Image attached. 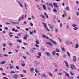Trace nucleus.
Returning a JSON list of instances; mask_svg holds the SVG:
<instances>
[{
	"label": "nucleus",
	"instance_id": "obj_1",
	"mask_svg": "<svg viewBox=\"0 0 79 79\" xmlns=\"http://www.w3.org/2000/svg\"><path fill=\"white\" fill-rule=\"evenodd\" d=\"M21 19H22V20H23V19H24V16L22 15V17H20L19 18V19L18 20V22H21Z\"/></svg>",
	"mask_w": 79,
	"mask_h": 79
},
{
	"label": "nucleus",
	"instance_id": "obj_2",
	"mask_svg": "<svg viewBox=\"0 0 79 79\" xmlns=\"http://www.w3.org/2000/svg\"><path fill=\"white\" fill-rule=\"evenodd\" d=\"M45 54L48 56H50V53L48 52H45Z\"/></svg>",
	"mask_w": 79,
	"mask_h": 79
},
{
	"label": "nucleus",
	"instance_id": "obj_3",
	"mask_svg": "<svg viewBox=\"0 0 79 79\" xmlns=\"http://www.w3.org/2000/svg\"><path fill=\"white\" fill-rule=\"evenodd\" d=\"M18 77V75L16 74H14V75L12 76V77L14 79H17Z\"/></svg>",
	"mask_w": 79,
	"mask_h": 79
},
{
	"label": "nucleus",
	"instance_id": "obj_4",
	"mask_svg": "<svg viewBox=\"0 0 79 79\" xmlns=\"http://www.w3.org/2000/svg\"><path fill=\"white\" fill-rule=\"evenodd\" d=\"M36 6L38 8V10H39V11H41V9L40 8V6H39V5L38 4H36Z\"/></svg>",
	"mask_w": 79,
	"mask_h": 79
},
{
	"label": "nucleus",
	"instance_id": "obj_5",
	"mask_svg": "<svg viewBox=\"0 0 79 79\" xmlns=\"http://www.w3.org/2000/svg\"><path fill=\"white\" fill-rule=\"evenodd\" d=\"M71 67L72 69H76V68L75 67V66L74 65L72 64V65H71Z\"/></svg>",
	"mask_w": 79,
	"mask_h": 79
},
{
	"label": "nucleus",
	"instance_id": "obj_6",
	"mask_svg": "<svg viewBox=\"0 0 79 79\" xmlns=\"http://www.w3.org/2000/svg\"><path fill=\"white\" fill-rule=\"evenodd\" d=\"M42 23L43 24V25H44L45 28V29H47V25L45 23H44L43 22H42Z\"/></svg>",
	"mask_w": 79,
	"mask_h": 79
},
{
	"label": "nucleus",
	"instance_id": "obj_7",
	"mask_svg": "<svg viewBox=\"0 0 79 79\" xmlns=\"http://www.w3.org/2000/svg\"><path fill=\"white\" fill-rule=\"evenodd\" d=\"M53 5L54 6H55V7H56V8H58V7H59V6H57V3H53Z\"/></svg>",
	"mask_w": 79,
	"mask_h": 79
},
{
	"label": "nucleus",
	"instance_id": "obj_8",
	"mask_svg": "<svg viewBox=\"0 0 79 79\" xmlns=\"http://www.w3.org/2000/svg\"><path fill=\"white\" fill-rule=\"evenodd\" d=\"M42 77H45V78H47V75L43 74H42Z\"/></svg>",
	"mask_w": 79,
	"mask_h": 79
},
{
	"label": "nucleus",
	"instance_id": "obj_9",
	"mask_svg": "<svg viewBox=\"0 0 79 79\" xmlns=\"http://www.w3.org/2000/svg\"><path fill=\"white\" fill-rule=\"evenodd\" d=\"M10 23L12 24H18V22H11Z\"/></svg>",
	"mask_w": 79,
	"mask_h": 79
},
{
	"label": "nucleus",
	"instance_id": "obj_10",
	"mask_svg": "<svg viewBox=\"0 0 79 79\" xmlns=\"http://www.w3.org/2000/svg\"><path fill=\"white\" fill-rule=\"evenodd\" d=\"M73 61L74 62H76V56H74L73 57Z\"/></svg>",
	"mask_w": 79,
	"mask_h": 79
},
{
	"label": "nucleus",
	"instance_id": "obj_11",
	"mask_svg": "<svg viewBox=\"0 0 79 79\" xmlns=\"http://www.w3.org/2000/svg\"><path fill=\"white\" fill-rule=\"evenodd\" d=\"M27 35H25V36L24 37L23 39H24V40H26L27 39Z\"/></svg>",
	"mask_w": 79,
	"mask_h": 79
},
{
	"label": "nucleus",
	"instance_id": "obj_12",
	"mask_svg": "<svg viewBox=\"0 0 79 79\" xmlns=\"http://www.w3.org/2000/svg\"><path fill=\"white\" fill-rule=\"evenodd\" d=\"M44 15H45L46 16V18H48V15H47V13L44 12Z\"/></svg>",
	"mask_w": 79,
	"mask_h": 79
},
{
	"label": "nucleus",
	"instance_id": "obj_13",
	"mask_svg": "<svg viewBox=\"0 0 79 79\" xmlns=\"http://www.w3.org/2000/svg\"><path fill=\"white\" fill-rule=\"evenodd\" d=\"M46 44H48V45H50V46H52V43H51L50 42H46Z\"/></svg>",
	"mask_w": 79,
	"mask_h": 79
},
{
	"label": "nucleus",
	"instance_id": "obj_14",
	"mask_svg": "<svg viewBox=\"0 0 79 79\" xmlns=\"http://www.w3.org/2000/svg\"><path fill=\"white\" fill-rule=\"evenodd\" d=\"M66 44L68 45H69V42L68 41H66Z\"/></svg>",
	"mask_w": 79,
	"mask_h": 79
},
{
	"label": "nucleus",
	"instance_id": "obj_15",
	"mask_svg": "<svg viewBox=\"0 0 79 79\" xmlns=\"http://www.w3.org/2000/svg\"><path fill=\"white\" fill-rule=\"evenodd\" d=\"M49 26L50 27L51 29H53V26L52 25H51L50 24H48Z\"/></svg>",
	"mask_w": 79,
	"mask_h": 79
},
{
	"label": "nucleus",
	"instance_id": "obj_16",
	"mask_svg": "<svg viewBox=\"0 0 79 79\" xmlns=\"http://www.w3.org/2000/svg\"><path fill=\"white\" fill-rule=\"evenodd\" d=\"M43 8L44 10H47V9H46V7H45V5H43Z\"/></svg>",
	"mask_w": 79,
	"mask_h": 79
},
{
	"label": "nucleus",
	"instance_id": "obj_17",
	"mask_svg": "<svg viewBox=\"0 0 79 79\" xmlns=\"http://www.w3.org/2000/svg\"><path fill=\"white\" fill-rule=\"evenodd\" d=\"M36 44H39L40 43L39 42V40H36Z\"/></svg>",
	"mask_w": 79,
	"mask_h": 79
},
{
	"label": "nucleus",
	"instance_id": "obj_18",
	"mask_svg": "<svg viewBox=\"0 0 79 79\" xmlns=\"http://www.w3.org/2000/svg\"><path fill=\"white\" fill-rule=\"evenodd\" d=\"M52 42L54 44H55V45H57V43H56L55 41H53Z\"/></svg>",
	"mask_w": 79,
	"mask_h": 79
},
{
	"label": "nucleus",
	"instance_id": "obj_19",
	"mask_svg": "<svg viewBox=\"0 0 79 79\" xmlns=\"http://www.w3.org/2000/svg\"><path fill=\"white\" fill-rule=\"evenodd\" d=\"M0 63L1 64H5V61H3L2 62H0Z\"/></svg>",
	"mask_w": 79,
	"mask_h": 79
},
{
	"label": "nucleus",
	"instance_id": "obj_20",
	"mask_svg": "<svg viewBox=\"0 0 79 79\" xmlns=\"http://www.w3.org/2000/svg\"><path fill=\"white\" fill-rule=\"evenodd\" d=\"M79 47V44H76V46H75V48H77Z\"/></svg>",
	"mask_w": 79,
	"mask_h": 79
},
{
	"label": "nucleus",
	"instance_id": "obj_21",
	"mask_svg": "<svg viewBox=\"0 0 79 79\" xmlns=\"http://www.w3.org/2000/svg\"><path fill=\"white\" fill-rule=\"evenodd\" d=\"M65 75L66 76H68V77H69V74H68V73H66Z\"/></svg>",
	"mask_w": 79,
	"mask_h": 79
},
{
	"label": "nucleus",
	"instance_id": "obj_22",
	"mask_svg": "<svg viewBox=\"0 0 79 79\" xmlns=\"http://www.w3.org/2000/svg\"><path fill=\"white\" fill-rule=\"evenodd\" d=\"M63 13L64 14L65 16H66V11L65 10H64Z\"/></svg>",
	"mask_w": 79,
	"mask_h": 79
},
{
	"label": "nucleus",
	"instance_id": "obj_23",
	"mask_svg": "<svg viewBox=\"0 0 79 79\" xmlns=\"http://www.w3.org/2000/svg\"><path fill=\"white\" fill-rule=\"evenodd\" d=\"M42 37H43V38H46V36L45 35H42Z\"/></svg>",
	"mask_w": 79,
	"mask_h": 79
},
{
	"label": "nucleus",
	"instance_id": "obj_24",
	"mask_svg": "<svg viewBox=\"0 0 79 79\" xmlns=\"http://www.w3.org/2000/svg\"><path fill=\"white\" fill-rule=\"evenodd\" d=\"M67 53V55L68 56H69V57H70V56H71V55H70V53H69L68 52Z\"/></svg>",
	"mask_w": 79,
	"mask_h": 79
},
{
	"label": "nucleus",
	"instance_id": "obj_25",
	"mask_svg": "<svg viewBox=\"0 0 79 79\" xmlns=\"http://www.w3.org/2000/svg\"><path fill=\"white\" fill-rule=\"evenodd\" d=\"M17 41V42H19V43H21V42H22V41H21V40H18Z\"/></svg>",
	"mask_w": 79,
	"mask_h": 79
},
{
	"label": "nucleus",
	"instance_id": "obj_26",
	"mask_svg": "<svg viewBox=\"0 0 79 79\" xmlns=\"http://www.w3.org/2000/svg\"><path fill=\"white\" fill-rule=\"evenodd\" d=\"M38 56H42V54L40 52H38Z\"/></svg>",
	"mask_w": 79,
	"mask_h": 79
},
{
	"label": "nucleus",
	"instance_id": "obj_27",
	"mask_svg": "<svg viewBox=\"0 0 79 79\" xmlns=\"http://www.w3.org/2000/svg\"><path fill=\"white\" fill-rule=\"evenodd\" d=\"M48 74L49 75V76H53V75L52 74V73H51L49 72L48 73Z\"/></svg>",
	"mask_w": 79,
	"mask_h": 79
},
{
	"label": "nucleus",
	"instance_id": "obj_28",
	"mask_svg": "<svg viewBox=\"0 0 79 79\" xmlns=\"http://www.w3.org/2000/svg\"><path fill=\"white\" fill-rule=\"evenodd\" d=\"M21 65L22 66H25V64H24V63H21Z\"/></svg>",
	"mask_w": 79,
	"mask_h": 79
},
{
	"label": "nucleus",
	"instance_id": "obj_29",
	"mask_svg": "<svg viewBox=\"0 0 79 79\" xmlns=\"http://www.w3.org/2000/svg\"><path fill=\"white\" fill-rule=\"evenodd\" d=\"M31 19H35V17L34 16H32L31 17Z\"/></svg>",
	"mask_w": 79,
	"mask_h": 79
},
{
	"label": "nucleus",
	"instance_id": "obj_30",
	"mask_svg": "<svg viewBox=\"0 0 79 79\" xmlns=\"http://www.w3.org/2000/svg\"><path fill=\"white\" fill-rule=\"evenodd\" d=\"M73 29L74 30H78V28L77 27H74L73 28Z\"/></svg>",
	"mask_w": 79,
	"mask_h": 79
},
{
	"label": "nucleus",
	"instance_id": "obj_31",
	"mask_svg": "<svg viewBox=\"0 0 79 79\" xmlns=\"http://www.w3.org/2000/svg\"><path fill=\"white\" fill-rule=\"evenodd\" d=\"M3 56H6V57H8V55L7 54H4Z\"/></svg>",
	"mask_w": 79,
	"mask_h": 79
},
{
	"label": "nucleus",
	"instance_id": "obj_32",
	"mask_svg": "<svg viewBox=\"0 0 79 79\" xmlns=\"http://www.w3.org/2000/svg\"><path fill=\"white\" fill-rule=\"evenodd\" d=\"M25 5V7L26 9H27V5L25 3H24Z\"/></svg>",
	"mask_w": 79,
	"mask_h": 79
},
{
	"label": "nucleus",
	"instance_id": "obj_33",
	"mask_svg": "<svg viewBox=\"0 0 79 79\" xmlns=\"http://www.w3.org/2000/svg\"><path fill=\"white\" fill-rule=\"evenodd\" d=\"M41 16L42 17V18L45 19V17H44V15L43 14H41Z\"/></svg>",
	"mask_w": 79,
	"mask_h": 79
},
{
	"label": "nucleus",
	"instance_id": "obj_34",
	"mask_svg": "<svg viewBox=\"0 0 79 79\" xmlns=\"http://www.w3.org/2000/svg\"><path fill=\"white\" fill-rule=\"evenodd\" d=\"M26 54L27 55H30V54H29V53L27 52H26Z\"/></svg>",
	"mask_w": 79,
	"mask_h": 79
},
{
	"label": "nucleus",
	"instance_id": "obj_35",
	"mask_svg": "<svg viewBox=\"0 0 79 79\" xmlns=\"http://www.w3.org/2000/svg\"><path fill=\"white\" fill-rule=\"evenodd\" d=\"M9 45L10 46H12L13 45V44H12V43H9Z\"/></svg>",
	"mask_w": 79,
	"mask_h": 79
},
{
	"label": "nucleus",
	"instance_id": "obj_36",
	"mask_svg": "<svg viewBox=\"0 0 79 79\" xmlns=\"http://www.w3.org/2000/svg\"><path fill=\"white\" fill-rule=\"evenodd\" d=\"M72 26H73V27H76L77 25L76 24H73L72 25Z\"/></svg>",
	"mask_w": 79,
	"mask_h": 79
},
{
	"label": "nucleus",
	"instance_id": "obj_37",
	"mask_svg": "<svg viewBox=\"0 0 79 79\" xmlns=\"http://www.w3.org/2000/svg\"><path fill=\"white\" fill-rule=\"evenodd\" d=\"M10 34H12V33L10 32V34H9V35L10 37H13V35H10Z\"/></svg>",
	"mask_w": 79,
	"mask_h": 79
},
{
	"label": "nucleus",
	"instance_id": "obj_38",
	"mask_svg": "<svg viewBox=\"0 0 79 79\" xmlns=\"http://www.w3.org/2000/svg\"><path fill=\"white\" fill-rule=\"evenodd\" d=\"M56 50L57 52H60V50L58 49H56Z\"/></svg>",
	"mask_w": 79,
	"mask_h": 79
},
{
	"label": "nucleus",
	"instance_id": "obj_39",
	"mask_svg": "<svg viewBox=\"0 0 79 79\" xmlns=\"http://www.w3.org/2000/svg\"><path fill=\"white\" fill-rule=\"evenodd\" d=\"M55 51H53L52 52V55L53 56H55Z\"/></svg>",
	"mask_w": 79,
	"mask_h": 79
},
{
	"label": "nucleus",
	"instance_id": "obj_40",
	"mask_svg": "<svg viewBox=\"0 0 79 79\" xmlns=\"http://www.w3.org/2000/svg\"><path fill=\"white\" fill-rule=\"evenodd\" d=\"M30 71H34V68H31Z\"/></svg>",
	"mask_w": 79,
	"mask_h": 79
},
{
	"label": "nucleus",
	"instance_id": "obj_41",
	"mask_svg": "<svg viewBox=\"0 0 79 79\" xmlns=\"http://www.w3.org/2000/svg\"><path fill=\"white\" fill-rule=\"evenodd\" d=\"M70 74L71 76H73L74 75V73H73V72H70Z\"/></svg>",
	"mask_w": 79,
	"mask_h": 79
},
{
	"label": "nucleus",
	"instance_id": "obj_42",
	"mask_svg": "<svg viewBox=\"0 0 79 79\" xmlns=\"http://www.w3.org/2000/svg\"><path fill=\"white\" fill-rule=\"evenodd\" d=\"M66 10H67V11H68L69 10V7L68 6H67L66 8Z\"/></svg>",
	"mask_w": 79,
	"mask_h": 79
},
{
	"label": "nucleus",
	"instance_id": "obj_43",
	"mask_svg": "<svg viewBox=\"0 0 79 79\" xmlns=\"http://www.w3.org/2000/svg\"><path fill=\"white\" fill-rule=\"evenodd\" d=\"M61 49H62V51H65V49H64V48H62Z\"/></svg>",
	"mask_w": 79,
	"mask_h": 79
},
{
	"label": "nucleus",
	"instance_id": "obj_44",
	"mask_svg": "<svg viewBox=\"0 0 79 79\" xmlns=\"http://www.w3.org/2000/svg\"><path fill=\"white\" fill-rule=\"evenodd\" d=\"M49 5L51 6L52 7H53V5H52V4L51 3H49Z\"/></svg>",
	"mask_w": 79,
	"mask_h": 79
},
{
	"label": "nucleus",
	"instance_id": "obj_45",
	"mask_svg": "<svg viewBox=\"0 0 79 79\" xmlns=\"http://www.w3.org/2000/svg\"><path fill=\"white\" fill-rule=\"evenodd\" d=\"M53 11L54 12H55V13H56L57 12V10L56 9H53Z\"/></svg>",
	"mask_w": 79,
	"mask_h": 79
},
{
	"label": "nucleus",
	"instance_id": "obj_46",
	"mask_svg": "<svg viewBox=\"0 0 79 79\" xmlns=\"http://www.w3.org/2000/svg\"><path fill=\"white\" fill-rule=\"evenodd\" d=\"M35 71L36 73H39V71H37V69H35Z\"/></svg>",
	"mask_w": 79,
	"mask_h": 79
},
{
	"label": "nucleus",
	"instance_id": "obj_47",
	"mask_svg": "<svg viewBox=\"0 0 79 79\" xmlns=\"http://www.w3.org/2000/svg\"><path fill=\"white\" fill-rule=\"evenodd\" d=\"M23 58L24 59H26V56H23Z\"/></svg>",
	"mask_w": 79,
	"mask_h": 79
},
{
	"label": "nucleus",
	"instance_id": "obj_48",
	"mask_svg": "<svg viewBox=\"0 0 79 79\" xmlns=\"http://www.w3.org/2000/svg\"><path fill=\"white\" fill-rule=\"evenodd\" d=\"M63 58H66V54H64L63 56Z\"/></svg>",
	"mask_w": 79,
	"mask_h": 79
},
{
	"label": "nucleus",
	"instance_id": "obj_49",
	"mask_svg": "<svg viewBox=\"0 0 79 79\" xmlns=\"http://www.w3.org/2000/svg\"><path fill=\"white\" fill-rule=\"evenodd\" d=\"M58 74H59V75H62V74H63V73H58Z\"/></svg>",
	"mask_w": 79,
	"mask_h": 79
},
{
	"label": "nucleus",
	"instance_id": "obj_50",
	"mask_svg": "<svg viewBox=\"0 0 79 79\" xmlns=\"http://www.w3.org/2000/svg\"><path fill=\"white\" fill-rule=\"evenodd\" d=\"M64 62H65V64H68V62H67V61L65 60L64 61Z\"/></svg>",
	"mask_w": 79,
	"mask_h": 79
},
{
	"label": "nucleus",
	"instance_id": "obj_51",
	"mask_svg": "<svg viewBox=\"0 0 79 79\" xmlns=\"http://www.w3.org/2000/svg\"><path fill=\"white\" fill-rule=\"evenodd\" d=\"M15 72L14 71H12L11 72L10 74H14V73H15Z\"/></svg>",
	"mask_w": 79,
	"mask_h": 79
},
{
	"label": "nucleus",
	"instance_id": "obj_52",
	"mask_svg": "<svg viewBox=\"0 0 79 79\" xmlns=\"http://www.w3.org/2000/svg\"><path fill=\"white\" fill-rule=\"evenodd\" d=\"M18 35V36H21V33H19Z\"/></svg>",
	"mask_w": 79,
	"mask_h": 79
},
{
	"label": "nucleus",
	"instance_id": "obj_53",
	"mask_svg": "<svg viewBox=\"0 0 79 79\" xmlns=\"http://www.w3.org/2000/svg\"><path fill=\"white\" fill-rule=\"evenodd\" d=\"M3 57V56L2 54H0V58H2Z\"/></svg>",
	"mask_w": 79,
	"mask_h": 79
},
{
	"label": "nucleus",
	"instance_id": "obj_54",
	"mask_svg": "<svg viewBox=\"0 0 79 79\" xmlns=\"http://www.w3.org/2000/svg\"><path fill=\"white\" fill-rule=\"evenodd\" d=\"M19 50L18 49L16 48L15 49V52H19Z\"/></svg>",
	"mask_w": 79,
	"mask_h": 79
},
{
	"label": "nucleus",
	"instance_id": "obj_55",
	"mask_svg": "<svg viewBox=\"0 0 79 79\" xmlns=\"http://www.w3.org/2000/svg\"><path fill=\"white\" fill-rule=\"evenodd\" d=\"M8 54H11V53H13V52H11V51L9 52L8 53Z\"/></svg>",
	"mask_w": 79,
	"mask_h": 79
},
{
	"label": "nucleus",
	"instance_id": "obj_56",
	"mask_svg": "<svg viewBox=\"0 0 79 79\" xmlns=\"http://www.w3.org/2000/svg\"><path fill=\"white\" fill-rule=\"evenodd\" d=\"M17 48H18V49H19V48H19V46L18 45H17Z\"/></svg>",
	"mask_w": 79,
	"mask_h": 79
},
{
	"label": "nucleus",
	"instance_id": "obj_57",
	"mask_svg": "<svg viewBox=\"0 0 79 79\" xmlns=\"http://www.w3.org/2000/svg\"><path fill=\"white\" fill-rule=\"evenodd\" d=\"M58 39H59V41H60V42H61V39L60 38H59Z\"/></svg>",
	"mask_w": 79,
	"mask_h": 79
},
{
	"label": "nucleus",
	"instance_id": "obj_58",
	"mask_svg": "<svg viewBox=\"0 0 79 79\" xmlns=\"http://www.w3.org/2000/svg\"><path fill=\"white\" fill-rule=\"evenodd\" d=\"M58 31V30L57 29H55V32H57Z\"/></svg>",
	"mask_w": 79,
	"mask_h": 79
},
{
	"label": "nucleus",
	"instance_id": "obj_59",
	"mask_svg": "<svg viewBox=\"0 0 79 79\" xmlns=\"http://www.w3.org/2000/svg\"><path fill=\"white\" fill-rule=\"evenodd\" d=\"M66 67L67 68H69V66L68 65V64H66Z\"/></svg>",
	"mask_w": 79,
	"mask_h": 79
},
{
	"label": "nucleus",
	"instance_id": "obj_60",
	"mask_svg": "<svg viewBox=\"0 0 79 79\" xmlns=\"http://www.w3.org/2000/svg\"><path fill=\"white\" fill-rule=\"evenodd\" d=\"M16 28H17V29H20V27H18V26H17L16 27Z\"/></svg>",
	"mask_w": 79,
	"mask_h": 79
},
{
	"label": "nucleus",
	"instance_id": "obj_61",
	"mask_svg": "<svg viewBox=\"0 0 79 79\" xmlns=\"http://www.w3.org/2000/svg\"><path fill=\"white\" fill-rule=\"evenodd\" d=\"M30 24L31 25V26H33V24L32 23H30Z\"/></svg>",
	"mask_w": 79,
	"mask_h": 79
},
{
	"label": "nucleus",
	"instance_id": "obj_62",
	"mask_svg": "<svg viewBox=\"0 0 79 79\" xmlns=\"http://www.w3.org/2000/svg\"><path fill=\"white\" fill-rule=\"evenodd\" d=\"M58 70V69H55V72H57V71Z\"/></svg>",
	"mask_w": 79,
	"mask_h": 79
},
{
	"label": "nucleus",
	"instance_id": "obj_63",
	"mask_svg": "<svg viewBox=\"0 0 79 79\" xmlns=\"http://www.w3.org/2000/svg\"><path fill=\"white\" fill-rule=\"evenodd\" d=\"M15 32H18V30H16L15 31Z\"/></svg>",
	"mask_w": 79,
	"mask_h": 79
},
{
	"label": "nucleus",
	"instance_id": "obj_64",
	"mask_svg": "<svg viewBox=\"0 0 79 79\" xmlns=\"http://www.w3.org/2000/svg\"><path fill=\"white\" fill-rule=\"evenodd\" d=\"M60 27H63V26H62V23H60Z\"/></svg>",
	"mask_w": 79,
	"mask_h": 79
}]
</instances>
